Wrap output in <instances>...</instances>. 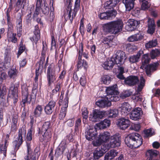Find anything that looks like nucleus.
Listing matches in <instances>:
<instances>
[{"mask_svg":"<svg viewBox=\"0 0 160 160\" xmlns=\"http://www.w3.org/2000/svg\"><path fill=\"white\" fill-rule=\"evenodd\" d=\"M117 85L107 88L106 92L107 94L105 98L98 100L96 102V104L98 107L105 108L111 105V102H117L119 100V92L116 90Z\"/></svg>","mask_w":160,"mask_h":160,"instance_id":"nucleus-1","label":"nucleus"},{"mask_svg":"<svg viewBox=\"0 0 160 160\" xmlns=\"http://www.w3.org/2000/svg\"><path fill=\"white\" fill-rule=\"evenodd\" d=\"M52 125L50 121H46L44 122L41 128H38L37 132L39 134L41 135L39 137V141L46 143L51 140L52 137Z\"/></svg>","mask_w":160,"mask_h":160,"instance_id":"nucleus-2","label":"nucleus"},{"mask_svg":"<svg viewBox=\"0 0 160 160\" xmlns=\"http://www.w3.org/2000/svg\"><path fill=\"white\" fill-rule=\"evenodd\" d=\"M123 23L120 19L110 22L103 24L102 30L104 34L109 33L116 34L122 30Z\"/></svg>","mask_w":160,"mask_h":160,"instance_id":"nucleus-3","label":"nucleus"},{"mask_svg":"<svg viewBox=\"0 0 160 160\" xmlns=\"http://www.w3.org/2000/svg\"><path fill=\"white\" fill-rule=\"evenodd\" d=\"M124 141L128 147L131 148H138L142 144L143 139L138 133H132L125 138Z\"/></svg>","mask_w":160,"mask_h":160,"instance_id":"nucleus-4","label":"nucleus"},{"mask_svg":"<svg viewBox=\"0 0 160 160\" xmlns=\"http://www.w3.org/2000/svg\"><path fill=\"white\" fill-rule=\"evenodd\" d=\"M72 0H66V2L68 4L66 7V11L64 15L65 20L66 21L68 20L69 21V23L71 24L72 23L73 19L76 17L80 7V3H79V7L76 8L75 7L74 4V8L72 9Z\"/></svg>","mask_w":160,"mask_h":160,"instance_id":"nucleus-5","label":"nucleus"},{"mask_svg":"<svg viewBox=\"0 0 160 160\" xmlns=\"http://www.w3.org/2000/svg\"><path fill=\"white\" fill-rule=\"evenodd\" d=\"M22 92V101L21 102L20 105L22 108H25L26 104H30L32 100L33 99V94L29 95L28 88L27 85L23 84L21 86Z\"/></svg>","mask_w":160,"mask_h":160,"instance_id":"nucleus-6","label":"nucleus"},{"mask_svg":"<svg viewBox=\"0 0 160 160\" xmlns=\"http://www.w3.org/2000/svg\"><path fill=\"white\" fill-rule=\"evenodd\" d=\"M48 85L50 86L56 81L57 75L53 63L49 64L48 67L47 73Z\"/></svg>","mask_w":160,"mask_h":160,"instance_id":"nucleus-7","label":"nucleus"},{"mask_svg":"<svg viewBox=\"0 0 160 160\" xmlns=\"http://www.w3.org/2000/svg\"><path fill=\"white\" fill-rule=\"evenodd\" d=\"M83 43L81 42L79 44L78 50V57L76 66L77 71H78L80 69L83 67L86 70L88 67V63L84 59H82V53L83 52Z\"/></svg>","mask_w":160,"mask_h":160,"instance_id":"nucleus-8","label":"nucleus"},{"mask_svg":"<svg viewBox=\"0 0 160 160\" xmlns=\"http://www.w3.org/2000/svg\"><path fill=\"white\" fill-rule=\"evenodd\" d=\"M26 134V126H23L18 129V137L17 139L13 142L14 146V151L16 152L19 148L20 146L22 145L23 140V138L25 137Z\"/></svg>","mask_w":160,"mask_h":160,"instance_id":"nucleus-9","label":"nucleus"},{"mask_svg":"<svg viewBox=\"0 0 160 160\" xmlns=\"http://www.w3.org/2000/svg\"><path fill=\"white\" fill-rule=\"evenodd\" d=\"M19 84L18 83L12 84L9 87L8 96L7 98V102H8V98L12 99L13 103L15 105L18 101V88Z\"/></svg>","mask_w":160,"mask_h":160,"instance_id":"nucleus-10","label":"nucleus"},{"mask_svg":"<svg viewBox=\"0 0 160 160\" xmlns=\"http://www.w3.org/2000/svg\"><path fill=\"white\" fill-rule=\"evenodd\" d=\"M112 58L116 65H123L126 59L125 53L121 50L117 51Z\"/></svg>","mask_w":160,"mask_h":160,"instance_id":"nucleus-11","label":"nucleus"},{"mask_svg":"<svg viewBox=\"0 0 160 160\" xmlns=\"http://www.w3.org/2000/svg\"><path fill=\"white\" fill-rule=\"evenodd\" d=\"M110 136V133L108 132L101 133L99 135L98 139L93 142V145L97 146L104 142H107L109 140Z\"/></svg>","mask_w":160,"mask_h":160,"instance_id":"nucleus-12","label":"nucleus"},{"mask_svg":"<svg viewBox=\"0 0 160 160\" xmlns=\"http://www.w3.org/2000/svg\"><path fill=\"white\" fill-rule=\"evenodd\" d=\"M97 129L95 127H90L86 129L85 136L87 140L92 141L94 140L98 135Z\"/></svg>","mask_w":160,"mask_h":160,"instance_id":"nucleus-13","label":"nucleus"},{"mask_svg":"<svg viewBox=\"0 0 160 160\" xmlns=\"http://www.w3.org/2000/svg\"><path fill=\"white\" fill-rule=\"evenodd\" d=\"M143 112L141 108H134L129 113L130 118L134 121H138L141 119Z\"/></svg>","mask_w":160,"mask_h":160,"instance_id":"nucleus-14","label":"nucleus"},{"mask_svg":"<svg viewBox=\"0 0 160 160\" xmlns=\"http://www.w3.org/2000/svg\"><path fill=\"white\" fill-rule=\"evenodd\" d=\"M40 29L38 24L35 26L33 30V35L32 37L30 38V39L32 42L33 45L35 43L37 46L38 42L40 40Z\"/></svg>","mask_w":160,"mask_h":160,"instance_id":"nucleus-15","label":"nucleus"},{"mask_svg":"<svg viewBox=\"0 0 160 160\" xmlns=\"http://www.w3.org/2000/svg\"><path fill=\"white\" fill-rule=\"evenodd\" d=\"M13 9V7L12 6V0H10L9 7L6 12V18L7 21L8 30H10V29H13V21L11 19V18L10 16V12Z\"/></svg>","mask_w":160,"mask_h":160,"instance_id":"nucleus-16","label":"nucleus"},{"mask_svg":"<svg viewBox=\"0 0 160 160\" xmlns=\"http://www.w3.org/2000/svg\"><path fill=\"white\" fill-rule=\"evenodd\" d=\"M139 81V78L137 76L130 75L125 79L124 82L126 85L133 87L138 83Z\"/></svg>","mask_w":160,"mask_h":160,"instance_id":"nucleus-17","label":"nucleus"},{"mask_svg":"<svg viewBox=\"0 0 160 160\" xmlns=\"http://www.w3.org/2000/svg\"><path fill=\"white\" fill-rule=\"evenodd\" d=\"M29 4V0H17L14 8L15 11L18 12L22 8L24 9L25 8L28 6Z\"/></svg>","mask_w":160,"mask_h":160,"instance_id":"nucleus-18","label":"nucleus"},{"mask_svg":"<svg viewBox=\"0 0 160 160\" xmlns=\"http://www.w3.org/2000/svg\"><path fill=\"white\" fill-rule=\"evenodd\" d=\"M117 125L121 129L124 130L130 126V121L129 119L121 118L118 120Z\"/></svg>","mask_w":160,"mask_h":160,"instance_id":"nucleus-19","label":"nucleus"},{"mask_svg":"<svg viewBox=\"0 0 160 160\" xmlns=\"http://www.w3.org/2000/svg\"><path fill=\"white\" fill-rule=\"evenodd\" d=\"M106 113V112L95 109L93 111V115L91 118V120L92 122H97L104 117Z\"/></svg>","mask_w":160,"mask_h":160,"instance_id":"nucleus-20","label":"nucleus"},{"mask_svg":"<svg viewBox=\"0 0 160 160\" xmlns=\"http://www.w3.org/2000/svg\"><path fill=\"white\" fill-rule=\"evenodd\" d=\"M140 24L139 21L133 19H129L127 22L126 28H128L129 31H133L136 29Z\"/></svg>","mask_w":160,"mask_h":160,"instance_id":"nucleus-21","label":"nucleus"},{"mask_svg":"<svg viewBox=\"0 0 160 160\" xmlns=\"http://www.w3.org/2000/svg\"><path fill=\"white\" fill-rule=\"evenodd\" d=\"M132 107L128 102H124L121 107L120 110L122 115L123 116H126L129 114L130 112L132 110Z\"/></svg>","mask_w":160,"mask_h":160,"instance_id":"nucleus-22","label":"nucleus"},{"mask_svg":"<svg viewBox=\"0 0 160 160\" xmlns=\"http://www.w3.org/2000/svg\"><path fill=\"white\" fill-rule=\"evenodd\" d=\"M56 104V102L53 100H52L46 105L44 108V109L45 112L47 115H50L52 114Z\"/></svg>","mask_w":160,"mask_h":160,"instance_id":"nucleus-23","label":"nucleus"},{"mask_svg":"<svg viewBox=\"0 0 160 160\" xmlns=\"http://www.w3.org/2000/svg\"><path fill=\"white\" fill-rule=\"evenodd\" d=\"M66 145L65 143L62 142L56 148L55 151V155L58 157L63 155L66 148Z\"/></svg>","mask_w":160,"mask_h":160,"instance_id":"nucleus-24","label":"nucleus"},{"mask_svg":"<svg viewBox=\"0 0 160 160\" xmlns=\"http://www.w3.org/2000/svg\"><path fill=\"white\" fill-rule=\"evenodd\" d=\"M143 52L142 50H140L136 55H133L130 56L128 60L131 64L137 63L139 62L141 56L143 54Z\"/></svg>","mask_w":160,"mask_h":160,"instance_id":"nucleus-25","label":"nucleus"},{"mask_svg":"<svg viewBox=\"0 0 160 160\" xmlns=\"http://www.w3.org/2000/svg\"><path fill=\"white\" fill-rule=\"evenodd\" d=\"M27 155L24 157L25 160H36L34 153L31 148V143H27Z\"/></svg>","mask_w":160,"mask_h":160,"instance_id":"nucleus-26","label":"nucleus"},{"mask_svg":"<svg viewBox=\"0 0 160 160\" xmlns=\"http://www.w3.org/2000/svg\"><path fill=\"white\" fill-rule=\"evenodd\" d=\"M155 22L153 19L149 18L148 21V33L151 35L154 32L155 29Z\"/></svg>","mask_w":160,"mask_h":160,"instance_id":"nucleus-27","label":"nucleus"},{"mask_svg":"<svg viewBox=\"0 0 160 160\" xmlns=\"http://www.w3.org/2000/svg\"><path fill=\"white\" fill-rule=\"evenodd\" d=\"M121 138L117 135H113L110 142V146L112 148H115L120 146Z\"/></svg>","mask_w":160,"mask_h":160,"instance_id":"nucleus-28","label":"nucleus"},{"mask_svg":"<svg viewBox=\"0 0 160 160\" xmlns=\"http://www.w3.org/2000/svg\"><path fill=\"white\" fill-rule=\"evenodd\" d=\"M13 29L8 30L7 35L8 40L12 43H16L18 41V38H16V34L13 32Z\"/></svg>","mask_w":160,"mask_h":160,"instance_id":"nucleus-29","label":"nucleus"},{"mask_svg":"<svg viewBox=\"0 0 160 160\" xmlns=\"http://www.w3.org/2000/svg\"><path fill=\"white\" fill-rule=\"evenodd\" d=\"M121 0H109L104 4V8L106 9H113L117 4Z\"/></svg>","mask_w":160,"mask_h":160,"instance_id":"nucleus-30","label":"nucleus"},{"mask_svg":"<svg viewBox=\"0 0 160 160\" xmlns=\"http://www.w3.org/2000/svg\"><path fill=\"white\" fill-rule=\"evenodd\" d=\"M158 153V152L156 150H148L146 154L147 156H148L147 160H156V157Z\"/></svg>","mask_w":160,"mask_h":160,"instance_id":"nucleus-31","label":"nucleus"},{"mask_svg":"<svg viewBox=\"0 0 160 160\" xmlns=\"http://www.w3.org/2000/svg\"><path fill=\"white\" fill-rule=\"evenodd\" d=\"M112 57L110 59L105 61L102 64V67L106 70H109L113 68L114 65L116 64L114 61L112 60Z\"/></svg>","mask_w":160,"mask_h":160,"instance_id":"nucleus-32","label":"nucleus"},{"mask_svg":"<svg viewBox=\"0 0 160 160\" xmlns=\"http://www.w3.org/2000/svg\"><path fill=\"white\" fill-rule=\"evenodd\" d=\"M135 0H123V3L125 4L126 11H129L133 9Z\"/></svg>","mask_w":160,"mask_h":160,"instance_id":"nucleus-33","label":"nucleus"},{"mask_svg":"<svg viewBox=\"0 0 160 160\" xmlns=\"http://www.w3.org/2000/svg\"><path fill=\"white\" fill-rule=\"evenodd\" d=\"M157 63L154 64H150L147 65L144 68L145 70L146 73L147 75L151 74L152 72H153L156 70V68L158 67Z\"/></svg>","mask_w":160,"mask_h":160,"instance_id":"nucleus-34","label":"nucleus"},{"mask_svg":"<svg viewBox=\"0 0 160 160\" xmlns=\"http://www.w3.org/2000/svg\"><path fill=\"white\" fill-rule=\"evenodd\" d=\"M62 83V81L61 80H57L54 84V88L52 91L53 95L57 94L58 92L61 89Z\"/></svg>","mask_w":160,"mask_h":160,"instance_id":"nucleus-35","label":"nucleus"},{"mask_svg":"<svg viewBox=\"0 0 160 160\" xmlns=\"http://www.w3.org/2000/svg\"><path fill=\"white\" fill-rule=\"evenodd\" d=\"M151 60V59L149 57L148 54H146L142 55V65L141 66V68L143 69L149 63Z\"/></svg>","mask_w":160,"mask_h":160,"instance_id":"nucleus-36","label":"nucleus"},{"mask_svg":"<svg viewBox=\"0 0 160 160\" xmlns=\"http://www.w3.org/2000/svg\"><path fill=\"white\" fill-rule=\"evenodd\" d=\"M139 1L141 5V8L142 10L146 11L150 8L151 3L148 2V0H139Z\"/></svg>","mask_w":160,"mask_h":160,"instance_id":"nucleus-37","label":"nucleus"},{"mask_svg":"<svg viewBox=\"0 0 160 160\" xmlns=\"http://www.w3.org/2000/svg\"><path fill=\"white\" fill-rule=\"evenodd\" d=\"M43 109L42 106L38 104L33 110V114L36 117H40L42 113Z\"/></svg>","mask_w":160,"mask_h":160,"instance_id":"nucleus-38","label":"nucleus"},{"mask_svg":"<svg viewBox=\"0 0 160 160\" xmlns=\"http://www.w3.org/2000/svg\"><path fill=\"white\" fill-rule=\"evenodd\" d=\"M110 121L105 119L99 123L98 126L100 129H104L110 126Z\"/></svg>","mask_w":160,"mask_h":160,"instance_id":"nucleus-39","label":"nucleus"},{"mask_svg":"<svg viewBox=\"0 0 160 160\" xmlns=\"http://www.w3.org/2000/svg\"><path fill=\"white\" fill-rule=\"evenodd\" d=\"M112 78L108 75H102L101 78V82L102 83L108 85L110 83Z\"/></svg>","mask_w":160,"mask_h":160,"instance_id":"nucleus-40","label":"nucleus"},{"mask_svg":"<svg viewBox=\"0 0 160 160\" xmlns=\"http://www.w3.org/2000/svg\"><path fill=\"white\" fill-rule=\"evenodd\" d=\"M140 83L138 85L137 91L138 92H141L145 84L146 80L143 76L140 77Z\"/></svg>","mask_w":160,"mask_h":160,"instance_id":"nucleus-41","label":"nucleus"},{"mask_svg":"<svg viewBox=\"0 0 160 160\" xmlns=\"http://www.w3.org/2000/svg\"><path fill=\"white\" fill-rule=\"evenodd\" d=\"M122 46L124 50L130 52H133L135 49L134 47L129 43H123Z\"/></svg>","mask_w":160,"mask_h":160,"instance_id":"nucleus-42","label":"nucleus"},{"mask_svg":"<svg viewBox=\"0 0 160 160\" xmlns=\"http://www.w3.org/2000/svg\"><path fill=\"white\" fill-rule=\"evenodd\" d=\"M11 134V132H8L6 134H5L4 135L3 134L2 140V142L4 144L8 146L9 143L8 141L10 139V136Z\"/></svg>","mask_w":160,"mask_h":160,"instance_id":"nucleus-43","label":"nucleus"},{"mask_svg":"<svg viewBox=\"0 0 160 160\" xmlns=\"http://www.w3.org/2000/svg\"><path fill=\"white\" fill-rule=\"evenodd\" d=\"M104 154L103 152L101 151L99 148H97L93 152V158L95 160L98 159L102 157Z\"/></svg>","mask_w":160,"mask_h":160,"instance_id":"nucleus-44","label":"nucleus"},{"mask_svg":"<svg viewBox=\"0 0 160 160\" xmlns=\"http://www.w3.org/2000/svg\"><path fill=\"white\" fill-rule=\"evenodd\" d=\"M113 39V37L112 36H108L107 37H104L102 41V43L104 44H107L109 45L112 43Z\"/></svg>","mask_w":160,"mask_h":160,"instance_id":"nucleus-45","label":"nucleus"},{"mask_svg":"<svg viewBox=\"0 0 160 160\" xmlns=\"http://www.w3.org/2000/svg\"><path fill=\"white\" fill-rule=\"evenodd\" d=\"M68 91H67V93L65 94V97L63 101V104L62 105L61 109L64 111H67V108L68 106Z\"/></svg>","mask_w":160,"mask_h":160,"instance_id":"nucleus-46","label":"nucleus"},{"mask_svg":"<svg viewBox=\"0 0 160 160\" xmlns=\"http://www.w3.org/2000/svg\"><path fill=\"white\" fill-rule=\"evenodd\" d=\"M137 92L135 93L132 95V98L133 99L134 102H141L143 98L142 95L137 91Z\"/></svg>","mask_w":160,"mask_h":160,"instance_id":"nucleus-47","label":"nucleus"},{"mask_svg":"<svg viewBox=\"0 0 160 160\" xmlns=\"http://www.w3.org/2000/svg\"><path fill=\"white\" fill-rule=\"evenodd\" d=\"M26 48V46L25 44H23V42L21 41L19 44V46L18 50L17 53V58H19L20 55L25 50Z\"/></svg>","mask_w":160,"mask_h":160,"instance_id":"nucleus-48","label":"nucleus"},{"mask_svg":"<svg viewBox=\"0 0 160 160\" xmlns=\"http://www.w3.org/2000/svg\"><path fill=\"white\" fill-rule=\"evenodd\" d=\"M118 113V111L117 109H111L108 111V115L109 118H115L117 116Z\"/></svg>","mask_w":160,"mask_h":160,"instance_id":"nucleus-49","label":"nucleus"},{"mask_svg":"<svg viewBox=\"0 0 160 160\" xmlns=\"http://www.w3.org/2000/svg\"><path fill=\"white\" fill-rule=\"evenodd\" d=\"M38 81H34L33 82V85L32 89V93L33 96V98L34 100L36 98V95L37 94L38 87Z\"/></svg>","mask_w":160,"mask_h":160,"instance_id":"nucleus-50","label":"nucleus"},{"mask_svg":"<svg viewBox=\"0 0 160 160\" xmlns=\"http://www.w3.org/2000/svg\"><path fill=\"white\" fill-rule=\"evenodd\" d=\"M8 146L1 142L0 143V154H3L4 156H6L7 149Z\"/></svg>","mask_w":160,"mask_h":160,"instance_id":"nucleus-51","label":"nucleus"},{"mask_svg":"<svg viewBox=\"0 0 160 160\" xmlns=\"http://www.w3.org/2000/svg\"><path fill=\"white\" fill-rule=\"evenodd\" d=\"M18 72L16 68L13 67L9 70L8 74L11 78H14L17 76Z\"/></svg>","mask_w":160,"mask_h":160,"instance_id":"nucleus-52","label":"nucleus"},{"mask_svg":"<svg viewBox=\"0 0 160 160\" xmlns=\"http://www.w3.org/2000/svg\"><path fill=\"white\" fill-rule=\"evenodd\" d=\"M44 6L42 8L41 10L43 14L47 16L48 15L49 12V8L48 6V4L44 1Z\"/></svg>","mask_w":160,"mask_h":160,"instance_id":"nucleus-53","label":"nucleus"},{"mask_svg":"<svg viewBox=\"0 0 160 160\" xmlns=\"http://www.w3.org/2000/svg\"><path fill=\"white\" fill-rule=\"evenodd\" d=\"M82 122L81 119L80 118H78L76 120L74 126V131L75 132H78L79 128L81 126Z\"/></svg>","mask_w":160,"mask_h":160,"instance_id":"nucleus-54","label":"nucleus"},{"mask_svg":"<svg viewBox=\"0 0 160 160\" xmlns=\"http://www.w3.org/2000/svg\"><path fill=\"white\" fill-rule=\"evenodd\" d=\"M157 40L155 39L154 40H152L149 41L145 44V47L147 48H150L154 47L157 44Z\"/></svg>","mask_w":160,"mask_h":160,"instance_id":"nucleus-55","label":"nucleus"},{"mask_svg":"<svg viewBox=\"0 0 160 160\" xmlns=\"http://www.w3.org/2000/svg\"><path fill=\"white\" fill-rule=\"evenodd\" d=\"M108 19L115 18L117 13V11L113 9L109 11H107Z\"/></svg>","mask_w":160,"mask_h":160,"instance_id":"nucleus-56","label":"nucleus"},{"mask_svg":"<svg viewBox=\"0 0 160 160\" xmlns=\"http://www.w3.org/2000/svg\"><path fill=\"white\" fill-rule=\"evenodd\" d=\"M36 117L34 114H31L30 116V124L31 128H32L34 126V125L36 122V118H38Z\"/></svg>","mask_w":160,"mask_h":160,"instance_id":"nucleus-57","label":"nucleus"},{"mask_svg":"<svg viewBox=\"0 0 160 160\" xmlns=\"http://www.w3.org/2000/svg\"><path fill=\"white\" fill-rule=\"evenodd\" d=\"M160 55V52L157 49L152 50L150 53V55L152 59H154L156 57Z\"/></svg>","mask_w":160,"mask_h":160,"instance_id":"nucleus-58","label":"nucleus"},{"mask_svg":"<svg viewBox=\"0 0 160 160\" xmlns=\"http://www.w3.org/2000/svg\"><path fill=\"white\" fill-rule=\"evenodd\" d=\"M132 94L130 90H125L120 94V97L122 99H124L131 96Z\"/></svg>","mask_w":160,"mask_h":160,"instance_id":"nucleus-59","label":"nucleus"},{"mask_svg":"<svg viewBox=\"0 0 160 160\" xmlns=\"http://www.w3.org/2000/svg\"><path fill=\"white\" fill-rule=\"evenodd\" d=\"M141 127L140 123L134 124L131 125L130 127V129L138 131L140 130Z\"/></svg>","mask_w":160,"mask_h":160,"instance_id":"nucleus-60","label":"nucleus"},{"mask_svg":"<svg viewBox=\"0 0 160 160\" xmlns=\"http://www.w3.org/2000/svg\"><path fill=\"white\" fill-rule=\"evenodd\" d=\"M98 17L101 20H108L107 12L100 13L98 14Z\"/></svg>","mask_w":160,"mask_h":160,"instance_id":"nucleus-61","label":"nucleus"},{"mask_svg":"<svg viewBox=\"0 0 160 160\" xmlns=\"http://www.w3.org/2000/svg\"><path fill=\"white\" fill-rule=\"evenodd\" d=\"M41 10V8L35 7V10L34 11L33 14V19H34L37 17H38Z\"/></svg>","mask_w":160,"mask_h":160,"instance_id":"nucleus-62","label":"nucleus"},{"mask_svg":"<svg viewBox=\"0 0 160 160\" xmlns=\"http://www.w3.org/2000/svg\"><path fill=\"white\" fill-rule=\"evenodd\" d=\"M18 113H14L12 116V122L18 123Z\"/></svg>","mask_w":160,"mask_h":160,"instance_id":"nucleus-63","label":"nucleus"},{"mask_svg":"<svg viewBox=\"0 0 160 160\" xmlns=\"http://www.w3.org/2000/svg\"><path fill=\"white\" fill-rule=\"evenodd\" d=\"M32 13V12H31L26 16V22L28 25L31 24L32 22V18L31 17Z\"/></svg>","mask_w":160,"mask_h":160,"instance_id":"nucleus-64","label":"nucleus"}]
</instances>
